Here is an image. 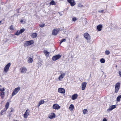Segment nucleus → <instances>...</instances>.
Returning <instances> with one entry per match:
<instances>
[{
    "instance_id": "1",
    "label": "nucleus",
    "mask_w": 121,
    "mask_h": 121,
    "mask_svg": "<svg viewBox=\"0 0 121 121\" xmlns=\"http://www.w3.org/2000/svg\"><path fill=\"white\" fill-rule=\"evenodd\" d=\"M34 43V41L33 40L26 41L24 42L23 45L25 47L29 46L33 44Z\"/></svg>"
},
{
    "instance_id": "2",
    "label": "nucleus",
    "mask_w": 121,
    "mask_h": 121,
    "mask_svg": "<svg viewBox=\"0 0 121 121\" xmlns=\"http://www.w3.org/2000/svg\"><path fill=\"white\" fill-rule=\"evenodd\" d=\"M120 86V83L119 82H118L116 84L115 88V93H117L118 92Z\"/></svg>"
},
{
    "instance_id": "3",
    "label": "nucleus",
    "mask_w": 121,
    "mask_h": 121,
    "mask_svg": "<svg viewBox=\"0 0 121 121\" xmlns=\"http://www.w3.org/2000/svg\"><path fill=\"white\" fill-rule=\"evenodd\" d=\"M20 89V87L19 86L15 88L12 92V97H13L14 95H16L19 91Z\"/></svg>"
},
{
    "instance_id": "4",
    "label": "nucleus",
    "mask_w": 121,
    "mask_h": 121,
    "mask_svg": "<svg viewBox=\"0 0 121 121\" xmlns=\"http://www.w3.org/2000/svg\"><path fill=\"white\" fill-rule=\"evenodd\" d=\"M11 64L10 63L7 64L5 66L4 71V72L7 73L9 70V68L11 65Z\"/></svg>"
},
{
    "instance_id": "5",
    "label": "nucleus",
    "mask_w": 121,
    "mask_h": 121,
    "mask_svg": "<svg viewBox=\"0 0 121 121\" xmlns=\"http://www.w3.org/2000/svg\"><path fill=\"white\" fill-rule=\"evenodd\" d=\"M61 56L60 54L57 55L53 56L52 58V59L53 61H56L60 58Z\"/></svg>"
},
{
    "instance_id": "6",
    "label": "nucleus",
    "mask_w": 121,
    "mask_h": 121,
    "mask_svg": "<svg viewBox=\"0 0 121 121\" xmlns=\"http://www.w3.org/2000/svg\"><path fill=\"white\" fill-rule=\"evenodd\" d=\"M60 30L59 28L56 29H54L52 31V34L54 35H56L60 31Z\"/></svg>"
},
{
    "instance_id": "7",
    "label": "nucleus",
    "mask_w": 121,
    "mask_h": 121,
    "mask_svg": "<svg viewBox=\"0 0 121 121\" xmlns=\"http://www.w3.org/2000/svg\"><path fill=\"white\" fill-rule=\"evenodd\" d=\"M83 36L87 40H90L91 39V36L90 35H89L87 33H85L84 34Z\"/></svg>"
},
{
    "instance_id": "8",
    "label": "nucleus",
    "mask_w": 121,
    "mask_h": 121,
    "mask_svg": "<svg viewBox=\"0 0 121 121\" xmlns=\"http://www.w3.org/2000/svg\"><path fill=\"white\" fill-rule=\"evenodd\" d=\"M30 110L28 109L26 110V112L23 115V117L25 118H27V117L30 115Z\"/></svg>"
},
{
    "instance_id": "9",
    "label": "nucleus",
    "mask_w": 121,
    "mask_h": 121,
    "mask_svg": "<svg viewBox=\"0 0 121 121\" xmlns=\"http://www.w3.org/2000/svg\"><path fill=\"white\" fill-rule=\"evenodd\" d=\"M21 70V73H25L27 71V69L25 67H23L21 68L20 69Z\"/></svg>"
},
{
    "instance_id": "10",
    "label": "nucleus",
    "mask_w": 121,
    "mask_h": 121,
    "mask_svg": "<svg viewBox=\"0 0 121 121\" xmlns=\"http://www.w3.org/2000/svg\"><path fill=\"white\" fill-rule=\"evenodd\" d=\"M68 2L70 4V5L72 6H73L76 3L74 0H67Z\"/></svg>"
},
{
    "instance_id": "11",
    "label": "nucleus",
    "mask_w": 121,
    "mask_h": 121,
    "mask_svg": "<svg viewBox=\"0 0 121 121\" xmlns=\"http://www.w3.org/2000/svg\"><path fill=\"white\" fill-rule=\"evenodd\" d=\"M52 108L58 110L60 108V107L58 104H53Z\"/></svg>"
},
{
    "instance_id": "12",
    "label": "nucleus",
    "mask_w": 121,
    "mask_h": 121,
    "mask_svg": "<svg viewBox=\"0 0 121 121\" xmlns=\"http://www.w3.org/2000/svg\"><path fill=\"white\" fill-rule=\"evenodd\" d=\"M58 92L62 94H64L65 93V91L64 88H60L58 89Z\"/></svg>"
},
{
    "instance_id": "13",
    "label": "nucleus",
    "mask_w": 121,
    "mask_h": 121,
    "mask_svg": "<svg viewBox=\"0 0 121 121\" xmlns=\"http://www.w3.org/2000/svg\"><path fill=\"white\" fill-rule=\"evenodd\" d=\"M55 117L56 115L54 112L51 113L49 114L48 116V117L51 119H52L53 118H54Z\"/></svg>"
},
{
    "instance_id": "14",
    "label": "nucleus",
    "mask_w": 121,
    "mask_h": 121,
    "mask_svg": "<svg viewBox=\"0 0 121 121\" xmlns=\"http://www.w3.org/2000/svg\"><path fill=\"white\" fill-rule=\"evenodd\" d=\"M65 75V73H61L58 77V79L60 81H61L64 78Z\"/></svg>"
},
{
    "instance_id": "15",
    "label": "nucleus",
    "mask_w": 121,
    "mask_h": 121,
    "mask_svg": "<svg viewBox=\"0 0 121 121\" xmlns=\"http://www.w3.org/2000/svg\"><path fill=\"white\" fill-rule=\"evenodd\" d=\"M116 106L115 105H112L110 106L109 108L107 110V111L112 110L113 109L115 108Z\"/></svg>"
},
{
    "instance_id": "16",
    "label": "nucleus",
    "mask_w": 121,
    "mask_h": 121,
    "mask_svg": "<svg viewBox=\"0 0 121 121\" xmlns=\"http://www.w3.org/2000/svg\"><path fill=\"white\" fill-rule=\"evenodd\" d=\"M86 84V82H84L82 83V90H83L85 89Z\"/></svg>"
},
{
    "instance_id": "17",
    "label": "nucleus",
    "mask_w": 121,
    "mask_h": 121,
    "mask_svg": "<svg viewBox=\"0 0 121 121\" xmlns=\"http://www.w3.org/2000/svg\"><path fill=\"white\" fill-rule=\"evenodd\" d=\"M78 96V95L77 94H75L72 96L71 99L72 100H75L77 98Z\"/></svg>"
},
{
    "instance_id": "18",
    "label": "nucleus",
    "mask_w": 121,
    "mask_h": 121,
    "mask_svg": "<svg viewBox=\"0 0 121 121\" xmlns=\"http://www.w3.org/2000/svg\"><path fill=\"white\" fill-rule=\"evenodd\" d=\"M102 25L101 24H99L97 26V28L98 31H100L102 30Z\"/></svg>"
},
{
    "instance_id": "19",
    "label": "nucleus",
    "mask_w": 121,
    "mask_h": 121,
    "mask_svg": "<svg viewBox=\"0 0 121 121\" xmlns=\"http://www.w3.org/2000/svg\"><path fill=\"white\" fill-rule=\"evenodd\" d=\"M5 96V93L4 92H0V96L1 99H4Z\"/></svg>"
},
{
    "instance_id": "20",
    "label": "nucleus",
    "mask_w": 121,
    "mask_h": 121,
    "mask_svg": "<svg viewBox=\"0 0 121 121\" xmlns=\"http://www.w3.org/2000/svg\"><path fill=\"white\" fill-rule=\"evenodd\" d=\"M9 102H7V103H6V104L5 105V110H7V109H8V108H9Z\"/></svg>"
},
{
    "instance_id": "21",
    "label": "nucleus",
    "mask_w": 121,
    "mask_h": 121,
    "mask_svg": "<svg viewBox=\"0 0 121 121\" xmlns=\"http://www.w3.org/2000/svg\"><path fill=\"white\" fill-rule=\"evenodd\" d=\"M44 53L45 55L47 57L50 54L49 52H47L46 50H44Z\"/></svg>"
},
{
    "instance_id": "22",
    "label": "nucleus",
    "mask_w": 121,
    "mask_h": 121,
    "mask_svg": "<svg viewBox=\"0 0 121 121\" xmlns=\"http://www.w3.org/2000/svg\"><path fill=\"white\" fill-rule=\"evenodd\" d=\"M37 36V34L36 33H33L31 35L32 37L33 38H36Z\"/></svg>"
},
{
    "instance_id": "23",
    "label": "nucleus",
    "mask_w": 121,
    "mask_h": 121,
    "mask_svg": "<svg viewBox=\"0 0 121 121\" xmlns=\"http://www.w3.org/2000/svg\"><path fill=\"white\" fill-rule=\"evenodd\" d=\"M74 108V106L73 105L71 104L69 107V109L71 111H72Z\"/></svg>"
},
{
    "instance_id": "24",
    "label": "nucleus",
    "mask_w": 121,
    "mask_h": 121,
    "mask_svg": "<svg viewBox=\"0 0 121 121\" xmlns=\"http://www.w3.org/2000/svg\"><path fill=\"white\" fill-rule=\"evenodd\" d=\"M56 5V3L55 2V1L53 0H52L50 3V5Z\"/></svg>"
},
{
    "instance_id": "25",
    "label": "nucleus",
    "mask_w": 121,
    "mask_h": 121,
    "mask_svg": "<svg viewBox=\"0 0 121 121\" xmlns=\"http://www.w3.org/2000/svg\"><path fill=\"white\" fill-rule=\"evenodd\" d=\"M121 98V95L118 96L117 97V102H120Z\"/></svg>"
},
{
    "instance_id": "26",
    "label": "nucleus",
    "mask_w": 121,
    "mask_h": 121,
    "mask_svg": "<svg viewBox=\"0 0 121 121\" xmlns=\"http://www.w3.org/2000/svg\"><path fill=\"white\" fill-rule=\"evenodd\" d=\"M28 61L29 63H31L33 62V59L31 57H29L28 58Z\"/></svg>"
},
{
    "instance_id": "27",
    "label": "nucleus",
    "mask_w": 121,
    "mask_h": 121,
    "mask_svg": "<svg viewBox=\"0 0 121 121\" xmlns=\"http://www.w3.org/2000/svg\"><path fill=\"white\" fill-rule=\"evenodd\" d=\"M44 101L42 99L39 102V104L40 105H41L42 104H43L44 103Z\"/></svg>"
},
{
    "instance_id": "28",
    "label": "nucleus",
    "mask_w": 121,
    "mask_h": 121,
    "mask_svg": "<svg viewBox=\"0 0 121 121\" xmlns=\"http://www.w3.org/2000/svg\"><path fill=\"white\" fill-rule=\"evenodd\" d=\"M100 61L102 63H105V60L103 58H101L100 60Z\"/></svg>"
},
{
    "instance_id": "29",
    "label": "nucleus",
    "mask_w": 121,
    "mask_h": 121,
    "mask_svg": "<svg viewBox=\"0 0 121 121\" xmlns=\"http://www.w3.org/2000/svg\"><path fill=\"white\" fill-rule=\"evenodd\" d=\"M20 34V33L19 31V30L17 31L15 34V35H18Z\"/></svg>"
},
{
    "instance_id": "30",
    "label": "nucleus",
    "mask_w": 121,
    "mask_h": 121,
    "mask_svg": "<svg viewBox=\"0 0 121 121\" xmlns=\"http://www.w3.org/2000/svg\"><path fill=\"white\" fill-rule=\"evenodd\" d=\"M25 30V29L24 28L21 29L19 31V32L20 34L24 32Z\"/></svg>"
},
{
    "instance_id": "31",
    "label": "nucleus",
    "mask_w": 121,
    "mask_h": 121,
    "mask_svg": "<svg viewBox=\"0 0 121 121\" xmlns=\"http://www.w3.org/2000/svg\"><path fill=\"white\" fill-rule=\"evenodd\" d=\"M45 25V24H40L39 25V26L41 27L42 28Z\"/></svg>"
},
{
    "instance_id": "32",
    "label": "nucleus",
    "mask_w": 121,
    "mask_h": 121,
    "mask_svg": "<svg viewBox=\"0 0 121 121\" xmlns=\"http://www.w3.org/2000/svg\"><path fill=\"white\" fill-rule=\"evenodd\" d=\"M110 52L108 50H106L105 52V53L107 55H109L110 54Z\"/></svg>"
},
{
    "instance_id": "33",
    "label": "nucleus",
    "mask_w": 121,
    "mask_h": 121,
    "mask_svg": "<svg viewBox=\"0 0 121 121\" xmlns=\"http://www.w3.org/2000/svg\"><path fill=\"white\" fill-rule=\"evenodd\" d=\"M87 112V110L86 109H84L83 110V113L84 114H86Z\"/></svg>"
},
{
    "instance_id": "34",
    "label": "nucleus",
    "mask_w": 121,
    "mask_h": 121,
    "mask_svg": "<svg viewBox=\"0 0 121 121\" xmlns=\"http://www.w3.org/2000/svg\"><path fill=\"white\" fill-rule=\"evenodd\" d=\"M66 41V39H62L60 41V44H61V43L64 42H65Z\"/></svg>"
},
{
    "instance_id": "35",
    "label": "nucleus",
    "mask_w": 121,
    "mask_h": 121,
    "mask_svg": "<svg viewBox=\"0 0 121 121\" xmlns=\"http://www.w3.org/2000/svg\"><path fill=\"white\" fill-rule=\"evenodd\" d=\"M77 20L78 18H76L75 17H74L72 18V21L74 22H75Z\"/></svg>"
},
{
    "instance_id": "36",
    "label": "nucleus",
    "mask_w": 121,
    "mask_h": 121,
    "mask_svg": "<svg viewBox=\"0 0 121 121\" xmlns=\"http://www.w3.org/2000/svg\"><path fill=\"white\" fill-rule=\"evenodd\" d=\"M6 110H5V109L4 108V110H1V111L0 114L1 115H2L3 114V113Z\"/></svg>"
},
{
    "instance_id": "37",
    "label": "nucleus",
    "mask_w": 121,
    "mask_h": 121,
    "mask_svg": "<svg viewBox=\"0 0 121 121\" xmlns=\"http://www.w3.org/2000/svg\"><path fill=\"white\" fill-rule=\"evenodd\" d=\"M9 29L10 30H14V28L12 25H11L10 26Z\"/></svg>"
},
{
    "instance_id": "38",
    "label": "nucleus",
    "mask_w": 121,
    "mask_h": 121,
    "mask_svg": "<svg viewBox=\"0 0 121 121\" xmlns=\"http://www.w3.org/2000/svg\"><path fill=\"white\" fill-rule=\"evenodd\" d=\"M78 6L80 7H83V5L81 4H79L78 5Z\"/></svg>"
},
{
    "instance_id": "39",
    "label": "nucleus",
    "mask_w": 121,
    "mask_h": 121,
    "mask_svg": "<svg viewBox=\"0 0 121 121\" xmlns=\"http://www.w3.org/2000/svg\"><path fill=\"white\" fill-rule=\"evenodd\" d=\"M21 9V8H18V9H16V11L17 12V13H19V10H20Z\"/></svg>"
},
{
    "instance_id": "40",
    "label": "nucleus",
    "mask_w": 121,
    "mask_h": 121,
    "mask_svg": "<svg viewBox=\"0 0 121 121\" xmlns=\"http://www.w3.org/2000/svg\"><path fill=\"white\" fill-rule=\"evenodd\" d=\"M4 88H3L2 89H1V92H4Z\"/></svg>"
},
{
    "instance_id": "41",
    "label": "nucleus",
    "mask_w": 121,
    "mask_h": 121,
    "mask_svg": "<svg viewBox=\"0 0 121 121\" xmlns=\"http://www.w3.org/2000/svg\"><path fill=\"white\" fill-rule=\"evenodd\" d=\"M104 11V10H101L100 11H99L98 12L99 13H103V12Z\"/></svg>"
},
{
    "instance_id": "42",
    "label": "nucleus",
    "mask_w": 121,
    "mask_h": 121,
    "mask_svg": "<svg viewBox=\"0 0 121 121\" xmlns=\"http://www.w3.org/2000/svg\"><path fill=\"white\" fill-rule=\"evenodd\" d=\"M11 110L10 111V112H13V111H14V109H13V108H11Z\"/></svg>"
},
{
    "instance_id": "43",
    "label": "nucleus",
    "mask_w": 121,
    "mask_h": 121,
    "mask_svg": "<svg viewBox=\"0 0 121 121\" xmlns=\"http://www.w3.org/2000/svg\"><path fill=\"white\" fill-rule=\"evenodd\" d=\"M107 120L105 118H104L103 120V121H107Z\"/></svg>"
},
{
    "instance_id": "44",
    "label": "nucleus",
    "mask_w": 121,
    "mask_h": 121,
    "mask_svg": "<svg viewBox=\"0 0 121 121\" xmlns=\"http://www.w3.org/2000/svg\"><path fill=\"white\" fill-rule=\"evenodd\" d=\"M119 74L120 76L121 77V72L120 71H119Z\"/></svg>"
},
{
    "instance_id": "45",
    "label": "nucleus",
    "mask_w": 121,
    "mask_h": 121,
    "mask_svg": "<svg viewBox=\"0 0 121 121\" xmlns=\"http://www.w3.org/2000/svg\"><path fill=\"white\" fill-rule=\"evenodd\" d=\"M23 21L22 20H21L20 21V22H23Z\"/></svg>"
},
{
    "instance_id": "46",
    "label": "nucleus",
    "mask_w": 121,
    "mask_h": 121,
    "mask_svg": "<svg viewBox=\"0 0 121 121\" xmlns=\"http://www.w3.org/2000/svg\"><path fill=\"white\" fill-rule=\"evenodd\" d=\"M79 38V36L78 35H77L76 37V39H78Z\"/></svg>"
},
{
    "instance_id": "47",
    "label": "nucleus",
    "mask_w": 121,
    "mask_h": 121,
    "mask_svg": "<svg viewBox=\"0 0 121 121\" xmlns=\"http://www.w3.org/2000/svg\"><path fill=\"white\" fill-rule=\"evenodd\" d=\"M40 104H39H39H38V106H37V107H38V108H39V106H40Z\"/></svg>"
},
{
    "instance_id": "48",
    "label": "nucleus",
    "mask_w": 121,
    "mask_h": 121,
    "mask_svg": "<svg viewBox=\"0 0 121 121\" xmlns=\"http://www.w3.org/2000/svg\"><path fill=\"white\" fill-rule=\"evenodd\" d=\"M117 65H116V68L117 67Z\"/></svg>"
},
{
    "instance_id": "49",
    "label": "nucleus",
    "mask_w": 121,
    "mask_h": 121,
    "mask_svg": "<svg viewBox=\"0 0 121 121\" xmlns=\"http://www.w3.org/2000/svg\"><path fill=\"white\" fill-rule=\"evenodd\" d=\"M1 89L0 88V91H1Z\"/></svg>"
},
{
    "instance_id": "50",
    "label": "nucleus",
    "mask_w": 121,
    "mask_h": 121,
    "mask_svg": "<svg viewBox=\"0 0 121 121\" xmlns=\"http://www.w3.org/2000/svg\"><path fill=\"white\" fill-rule=\"evenodd\" d=\"M1 86V85H0V87Z\"/></svg>"
}]
</instances>
